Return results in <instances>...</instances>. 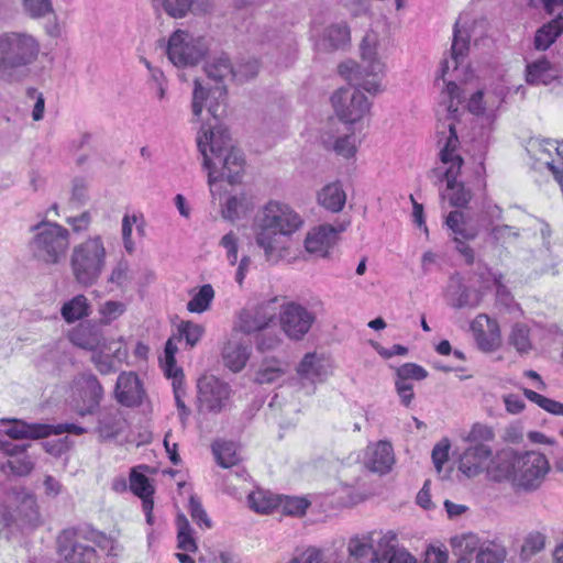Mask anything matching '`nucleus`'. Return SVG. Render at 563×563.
Here are the masks:
<instances>
[{
	"label": "nucleus",
	"instance_id": "obj_55",
	"mask_svg": "<svg viewBox=\"0 0 563 563\" xmlns=\"http://www.w3.org/2000/svg\"><path fill=\"white\" fill-rule=\"evenodd\" d=\"M495 440L494 429L487 424L476 422L471 427L468 433L463 438V441L468 445L484 443L487 444Z\"/></svg>",
	"mask_w": 563,
	"mask_h": 563
},
{
	"label": "nucleus",
	"instance_id": "obj_22",
	"mask_svg": "<svg viewBox=\"0 0 563 563\" xmlns=\"http://www.w3.org/2000/svg\"><path fill=\"white\" fill-rule=\"evenodd\" d=\"M145 390L134 372H122L117 379L114 397L125 407H135L142 404Z\"/></svg>",
	"mask_w": 563,
	"mask_h": 563
},
{
	"label": "nucleus",
	"instance_id": "obj_44",
	"mask_svg": "<svg viewBox=\"0 0 563 563\" xmlns=\"http://www.w3.org/2000/svg\"><path fill=\"white\" fill-rule=\"evenodd\" d=\"M176 526L177 548L185 552L195 553L198 550V545L194 537V529L191 528L188 519L184 515H178L176 518Z\"/></svg>",
	"mask_w": 563,
	"mask_h": 563
},
{
	"label": "nucleus",
	"instance_id": "obj_23",
	"mask_svg": "<svg viewBox=\"0 0 563 563\" xmlns=\"http://www.w3.org/2000/svg\"><path fill=\"white\" fill-rule=\"evenodd\" d=\"M517 453L511 449L492 452V460L486 468V477L496 483L514 481Z\"/></svg>",
	"mask_w": 563,
	"mask_h": 563
},
{
	"label": "nucleus",
	"instance_id": "obj_38",
	"mask_svg": "<svg viewBox=\"0 0 563 563\" xmlns=\"http://www.w3.org/2000/svg\"><path fill=\"white\" fill-rule=\"evenodd\" d=\"M154 5H162L172 18L181 19L190 11L203 10L206 0H152Z\"/></svg>",
	"mask_w": 563,
	"mask_h": 563
},
{
	"label": "nucleus",
	"instance_id": "obj_5",
	"mask_svg": "<svg viewBox=\"0 0 563 563\" xmlns=\"http://www.w3.org/2000/svg\"><path fill=\"white\" fill-rule=\"evenodd\" d=\"M445 126H448L449 131H441L440 140H438L439 155L441 162L450 166L445 170L440 168L432 169L430 176L439 181L443 178L445 179L451 206L465 207L470 202L472 194L463 184L456 183L463 165V158L457 153L460 141L454 130V122L450 121Z\"/></svg>",
	"mask_w": 563,
	"mask_h": 563
},
{
	"label": "nucleus",
	"instance_id": "obj_13",
	"mask_svg": "<svg viewBox=\"0 0 563 563\" xmlns=\"http://www.w3.org/2000/svg\"><path fill=\"white\" fill-rule=\"evenodd\" d=\"M77 399L75 411L78 416L95 415L103 398V387L92 373H81L74 379Z\"/></svg>",
	"mask_w": 563,
	"mask_h": 563
},
{
	"label": "nucleus",
	"instance_id": "obj_39",
	"mask_svg": "<svg viewBox=\"0 0 563 563\" xmlns=\"http://www.w3.org/2000/svg\"><path fill=\"white\" fill-rule=\"evenodd\" d=\"M60 314L67 323H73L90 314V303L85 295H76L66 301Z\"/></svg>",
	"mask_w": 563,
	"mask_h": 563
},
{
	"label": "nucleus",
	"instance_id": "obj_20",
	"mask_svg": "<svg viewBox=\"0 0 563 563\" xmlns=\"http://www.w3.org/2000/svg\"><path fill=\"white\" fill-rule=\"evenodd\" d=\"M493 449L488 444L477 443L467 445L459 460V471L467 478H474L486 472L492 460Z\"/></svg>",
	"mask_w": 563,
	"mask_h": 563
},
{
	"label": "nucleus",
	"instance_id": "obj_17",
	"mask_svg": "<svg viewBox=\"0 0 563 563\" xmlns=\"http://www.w3.org/2000/svg\"><path fill=\"white\" fill-rule=\"evenodd\" d=\"M321 143L325 150L333 151L345 158H351L356 153L354 128L349 124L332 122L322 133Z\"/></svg>",
	"mask_w": 563,
	"mask_h": 563
},
{
	"label": "nucleus",
	"instance_id": "obj_30",
	"mask_svg": "<svg viewBox=\"0 0 563 563\" xmlns=\"http://www.w3.org/2000/svg\"><path fill=\"white\" fill-rule=\"evenodd\" d=\"M558 78V69L544 57L526 65V81L529 85L547 86Z\"/></svg>",
	"mask_w": 563,
	"mask_h": 563
},
{
	"label": "nucleus",
	"instance_id": "obj_31",
	"mask_svg": "<svg viewBox=\"0 0 563 563\" xmlns=\"http://www.w3.org/2000/svg\"><path fill=\"white\" fill-rule=\"evenodd\" d=\"M445 224L453 234V241L474 240L478 235L477 227L462 211H451L446 216Z\"/></svg>",
	"mask_w": 563,
	"mask_h": 563
},
{
	"label": "nucleus",
	"instance_id": "obj_54",
	"mask_svg": "<svg viewBox=\"0 0 563 563\" xmlns=\"http://www.w3.org/2000/svg\"><path fill=\"white\" fill-rule=\"evenodd\" d=\"M177 351L178 347L175 343V338H169L165 343L164 355L161 358L165 375L167 377L177 376L183 372L181 368L176 365L175 355Z\"/></svg>",
	"mask_w": 563,
	"mask_h": 563
},
{
	"label": "nucleus",
	"instance_id": "obj_14",
	"mask_svg": "<svg viewBox=\"0 0 563 563\" xmlns=\"http://www.w3.org/2000/svg\"><path fill=\"white\" fill-rule=\"evenodd\" d=\"M197 387L200 410L218 413L228 406L231 396L229 384L214 376H203Z\"/></svg>",
	"mask_w": 563,
	"mask_h": 563
},
{
	"label": "nucleus",
	"instance_id": "obj_63",
	"mask_svg": "<svg viewBox=\"0 0 563 563\" xmlns=\"http://www.w3.org/2000/svg\"><path fill=\"white\" fill-rule=\"evenodd\" d=\"M189 512L192 520L199 526L203 528H211V520L208 517L206 510L203 509L200 500L196 496H191L189 499Z\"/></svg>",
	"mask_w": 563,
	"mask_h": 563
},
{
	"label": "nucleus",
	"instance_id": "obj_16",
	"mask_svg": "<svg viewBox=\"0 0 563 563\" xmlns=\"http://www.w3.org/2000/svg\"><path fill=\"white\" fill-rule=\"evenodd\" d=\"M347 224L345 222L336 225L321 224L311 229L305 239L306 251L317 257H328L330 250L338 242L339 234L346 230Z\"/></svg>",
	"mask_w": 563,
	"mask_h": 563
},
{
	"label": "nucleus",
	"instance_id": "obj_45",
	"mask_svg": "<svg viewBox=\"0 0 563 563\" xmlns=\"http://www.w3.org/2000/svg\"><path fill=\"white\" fill-rule=\"evenodd\" d=\"M22 12L31 20L51 18L55 14L53 0H20Z\"/></svg>",
	"mask_w": 563,
	"mask_h": 563
},
{
	"label": "nucleus",
	"instance_id": "obj_37",
	"mask_svg": "<svg viewBox=\"0 0 563 563\" xmlns=\"http://www.w3.org/2000/svg\"><path fill=\"white\" fill-rule=\"evenodd\" d=\"M124 420L118 411H107L100 415L96 432L101 440L118 437L124 429Z\"/></svg>",
	"mask_w": 563,
	"mask_h": 563
},
{
	"label": "nucleus",
	"instance_id": "obj_3",
	"mask_svg": "<svg viewBox=\"0 0 563 563\" xmlns=\"http://www.w3.org/2000/svg\"><path fill=\"white\" fill-rule=\"evenodd\" d=\"M41 51L40 41L26 31L0 34V79L19 82L27 77Z\"/></svg>",
	"mask_w": 563,
	"mask_h": 563
},
{
	"label": "nucleus",
	"instance_id": "obj_33",
	"mask_svg": "<svg viewBox=\"0 0 563 563\" xmlns=\"http://www.w3.org/2000/svg\"><path fill=\"white\" fill-rule=\"evenodd\" d=\"M69 339L76 346L89 351H95L103 344L99 329L91 324H79L70 332Z\"/></svg>",
	"mask_w": 563,
	"mask_h": 563
},
{
	"label": "nucleus",
	"instance_id": "obj_53",
	"mask_svg": "<svg viewBox=\"0 0 563 563\" xmlns=\"http://www.w3.org/2000/svg\"><path fill=\"white\" fill-rule=\"evenodd\" d=\"M250 507L261 514H267L277 506L276 499L267 492L257 489L249 494Z\"/></svg>",
	"mask_w": 563,
	"mask_h": 563
},
{
	"label": "nucleus",
	"instance_id": "obj_50",
	"mask_svg": "<svg viewBox=\"0 0 563 563\" xmlns=\"http://www.w3.org/2000/svg\"><path fill=\"white\" fill-rule=\"evenodd\" d=\"M214 298V289L210 284L202 285L187 303V309L194 313H202L210 309Z\"/></svg>",
	"mask_w": 563,
	"mask_h": 563
},
{
	"label": "nucleus",
	"instance_id": "obj_43",
	"mask_svg": "<svg viewBox=\"0 0 563 563\" xmlns=\"http://www.w3.org/2000/svg\"><path fill=\"white\" fill-rule=\"evenodd\" d=\"M33 467L34 463L26 451L11 459H0V468L5 474L25 476L31 473Z\"/></svg>",
	"mask_w": 563,
	"mask_h": 563
},
{
	"label": "nucleus",
	"instance_id": "obj_4",
	"mask_svg": "<svg viewBox=\"0 0 563 563\" xmlns=\"http://www.w3.org/2000/svg\"><path fill=\"white\" fill-rule=\"evenodd\" d=\"M379 37L374 31L364 35L361 44V60L357 65L349 60L339 65V73L351 85L360 86L365 91L377 95L383 91L379 76L385 73V63L378 56Z\"/></svg>",
	"mask_w": 563,
	"mask_h": 563
},
{
	"label": "nucleus",
	"instance_id": "obj_6",
	"mask_svg": "<svg viewBox=\"0 0 563 563\" xmlns=\"http://www.w3.org/2000/svg\"><path fill=\"white\" fill-rule=\"evenodd\" d=\"M33 238L29 249L34 260L45 265H57L67 255L70 232L67 228L51 221H42L32 227Z\"/></svg>",
	"mask_w": 563,
	"mask_h": 563
},
{
	"label": "nucleus",
	"instance_id": "obj_15",
	"mask_svg": "<svg viewBox=\"0 0 563 563\" xmlns=\"http://www.w3.org/2000/svg\"><path fill=\"white\" fill-rule=\"evenodd\" d=\"M311 32L318 52L329 53L343 49L351 41V30L344 21L331 23L323 29H320L313 21Z\"/></svg>",
	"mask_w": 563,
	"mask_h": 563
},
{
	"label": "nucleus",
	"instance_id": "obj_57",
	"mask_svg": "<svg viewBox=\"0 0 563 563\" xmlns=\"http://www.w3.org/2000/svg\"><path fill=\"white\" fill-rule=\"evenodd\" d=\"M132 280V274L130 271V264L128 260L120 258L108 277V282L114 284L119 288L126 287Z\"/></svg>",
	"mask_w": 563,
	"mask_h": 563
},
{
	"label": "nucleus",
	"instance_id": "obj_29",
	"mask_svg": "<svg viewBox=\"0 0 563 563\" xmlns=\"http://www.w3.org/2000/svg\"><path fill=\"white\" fill-rule=\"evenodd\" d=\"M379 549L383 552L382 563H417L408 551L398 548L397 536L393 531L380 536Z\"/></svg>",
	"mask_w": 563,
	"mask_h": 563
},
{
	"label": "nucleus",
	"instance_id": "obj_28",
	"mask_svg": "<svg viewBox=\"0 0 563 563\" xmlns=\"http://www.w3.org/2000/svg\"><path fill=\"white\" fill-rule=\"evenodd\" d=\"M470 48V35L465 31L459 30V23H455L453 32V42L451 46V59H444L441 63L442 77L448 70L453 67L457 70L459 66L463 63Z\"/></svg>",
	"mask_w": 563,
	"mask_h": 563
},
{
	"label": "nucleus",
	"instance_id": "obj_9",
	"mask_svg": "<svg viewBox=\"0 0 563 563\" xmlns=\"http://www.w3.org/2000/svg\"><path fill=\"white\" fill-rule=\"evenodd\" d=\"M549 470V461L542 453L530 451L517 454L512 485L525 492L536 490Z\"/></svg>",
	"mask_w": 563,
	"mask_h": 563
},
{
	"label": "nucleus",
	"instance_id": "obj_51",
	"mask_svg": "<svg viewBox=\"0 0 563 563\" xmlns=\"http://www.w3.org/2000/svg\"><path fill=\"white\" fill-rule=\"evenodd\" d=\"M178 341L185 340L186 346L192 349L205 333V327L192 321H181L178 327Z\"/></svg>",
	"mask_w": 563,
	"mask_h": 563
},
{
	"label": "nucleus",
	"instance_id": "obj_58",
	"mask_svg": "<svg viewBox=\"0 0 563 563\" xmlns=\"http://www.w3.org/2000/svg\"><path fill=\"white\" fill-rule=\"evenodd\" d=\"M519 229L516 227L501 224L494 225L489 231V238L496 245H505L519 238Z\"/></svg>",
	"mask_w": 563,
	"mask_h": 563
},
{
	"label": "nucleus",
	"instance_id": "obj_60",
	"mask_svg": "<svg viewBox=\"0 0 563 563\" xmlns=\"http://www.w3.org/2000/svg\"><path fill=\"white\" fill-rule=\"evenodd\" d=\"M239 243L240 240L233 231L224 234L219 242V245L224 249L225 258L231 266L238 263Z\"/></svg>",
	"mask_w": 563,
	"mask_h": 563
},
{
	"label": "nucleus",
	"instance_id": "obj_21",
	"mask_svg": "<svg viewBox=\"0 0 563 563\" xmlns=\"http://www.w3.org/2000/svg\"><path fill=\"white\" fill-rule=\"evenodd\" d=\"M383 533L371 531L361 536L350 538L347 542V561L355 563L371 560L373 556L382 558L383 552L379 549V538Z\"/></svg>",
	"mask_w": 563,
	"mask_h": 563
},
{
	"label": "nucleus",
	"instance_id": "obj_8",
	"mask_svg": "<svg viewBox=\"0 0 563 563\" xmlns=\"http://www.w3.org/2000/svg\"><path fill=\"white\" fill-rule=\"evenodd\" d=\"M165 51L174 66L178 68L194 67L207 56L209 43L202 35L178 29L169 35Z\"/></svg>",
	"mask_w": 563,
	"mask_h": 563
},
{
	"label": "nucleus",
	"instance_id": "obj_34",
	"mask_svg": "<svg viewBox=\"0 0 563 563\" xmlns=\"http://www.w3.org/2000/svg\"><path fill=\"white\" fill-rule=\"evenodd\" d=\"M222 357L225 366L238 373L245 367L250 358V349L242 343L229 341L223 347Z\"/></svg>",
	"mask_w": 563,
	"mask_h": 563
},
{
	"label": "nucleus",
	"instance_id": "obj_25",
	"mask_svg": "<svg viewBox=\"0 0 563 563\" xmlns=\"http://www.w3.org/2000/svg\"><path fill=\"white\" fill-rule=\"evenodd\" d=\"M395 462L394 450L389 442L378 441L367 446L365 466L375 473L385 474Z\"/></svg>",
	"mask_w": 563,
	"mask_h": 563
},
{
	"label": "nucleus",
	"instance_id": "obj_26",
	"mask_svg": "<svg viewBox=\"0 0 563 563\" xmlns=\"http://www.w3.org/2000/svg\"><path fill=\"white\" fill-rule=\"evenodd\" d=\"M302 380L321 383L331 374L330 362L317 353H307L297 367Z\"/></svg>",
	"mask_w": 563,
	"mask_h": 563
},
{
	"label": "nucleus",
	"instance_id": "obj_40",
	"mask_svg": "<svg viewBox=\"0 0 563 563\" xmlns=\"http://www.w3.org/2000/svg\"><path fill=\"white\" fill-rule=\"evenodd\" d=\"M483 543L484 540L472 532L455 536L450 540V544L455 554L465 559H468L474 553L477 554V552L481 551Z\"/></svg>",
	"mask_w": 563,
	"mask_h": 563
},
{
	"label": "nucleus",
	"instance_id": "obj_49",
	"mask_svg": "<svg viewBox=\"0 0 563 563\" xmlns=\"http://www.w3.org/2000/svg\"><path fill=\"white\" fill-rule=\"evenodd\" d=\"M252 208V201L250 198L241 194L239 196H232L228 199L224 208L222 209V216L228 220H236L241 216L245 214Z\"/></svg>",
	"mask_w": 563,
	"mask_h": 563
},
{
	"label": "nucleus",
	"instance_id": "obj_46",
	"mask_svg": "<svg viewBox=\"0 0 563 563\" xmlns=\"http://www.w3.org/2000/svg\"><path fill=\"white\" fill-rule=\"evenodd\" d=\"M479 278L483 283L482 288L484 290L489 289L490 287L494 286L496 288L497 300L504 303L505 306L510 305L512 298L506 286L501 283V274H496L490 269L485 268L484 272L479 273Z\"/></svg>",
	"mask_w": 563,
	"mask_h": 563
},
{
	"label": "nucleus",
	"instance_id": "obj_1",
	"mask_svg": "<svg viewBox=\"0 0 563 563\" xmlns=\"http://www.w3.org/2000/svg\"><path fill=\"white\" fill-rule=\"evenodd\" d=\"M208 82L199 79L194 81L191 109L195 120H200L203 108L216 121L201 126L197 137L198 150L203 156V167L208 170V184L214 195V186L219 178H225L231 185L240 183L244 170V157L240 150L232 145L225 129L218 126L224 107L227 88L225 80H234L245 76L241 68H234L224 54L213 57L205 65Z\"/></svg>",
	"mask_w": 563,
	"mask_h": 563
},
{
	"label": "nucleus",
	"instance_id": "obj_18",
	"mask_svg": "<svg viewBox=\"0 0 563 563\" xmlns=\"http://www.w3.org/2000/svg\"><path fill=\"white\" fill-rule=\"evenodd\" d=\"M471 330L481 351L489 353L500 347L501 334L499 324L495 319L481 313L472 321Z\"/></svg>",
	"mask_w": 563,
	"mask_h": 563
},
{
	"label": "nucleus",
	"instance_id": "obj_52",
	"mask_svg": "<svg viewBox=\"0 0 563 563\" xmlns=\"http://www.w3.org/2000/svg\"><path fill=\"white\" fill-rule=\"evenodd\" d=\"M508 342L518 353H528L532 349L529 328L523 323H516L510 331Z\"/></svg>",
	"mask_w": 563,
	"mask_h": 563
},
{
	"label": "nucleus",
	"instance_id": "obj_42",
	"mask_svg": "<svg viewBox=\"0 0 563 563\" xmlns=\"http://www.w3.org/2000/svg\"><path fill=\"white\" fill-rule=\"evenodd\" d=\"M441 74L437 79H442L443 82L446 85L445 91L448 96L450 97L451 101L450 104L445 108L446 114L444 120L440 119L438 124V136L440 137L441 131H449L448 126H445L450 121L454 122V130L456 131V113H457V107L453 104L455 99L460 98V88L459 86L450 80L446 81L445 76L442 77V70L440 69Z\"/></svg>",
	"mask_w": 563,
	"mask_h": 563
},
{
	"label": "nucleus",
	"instance_id": "obj_62",
	"mask_svg": "<svg viewBox=\"0 0 563 563\" xmlns=\"http://www.w3.org/2000/svg\"><path fill=\"white\" fill-rule=\"evenodd\" d=\"M397 379L409 382V379L422 380L428 376V372L415 363H406L397 368Z\"/></svg>",
	"mask_w": 563,
	"mask_h": 563
},
{
	"label": "nucleus",
	"instance_id": "obj_61",
	"mask_svg": "<svg viewBox=\"0 0 563 563\" xmlns=\"http://www.w3.org/2000/svg\"><path fill=\"white\" fill-rule=\"evenodd\" d=\"M126 310V306L121 301L108 300L99 308L101 320L103 323H110L122 316Z\"/></svg>",
	"mask_w": 563,
	"mask_h": 563
},
{
	"label": "nucleus",
	"instance_id": "obj_59",
	"mask_svg": "<svg viewBox=\"0 0 563 563\" xmlns=\"http://www.w3.org/2000/svg\"><path fill=\"white\" fill-rule=\"evenodd\" d=\"M130 489L140 498L152 497L154 494V488L150 484L148 478L135 471H132L130 474Z\"/></svg>",
	"mask_w": 563,
	"mask_h": 563
},
{
	"label": "nucleus",
	"instance_id": "obj_10",
	"mask_svg": "<svg viewBox=\"0 0 563 563\" xmlns=\"http://www.w3.org/2000/svg\"><path fill=\"white\" fill-rule=\"evenodd\" d=\"M331 101L339 118L336 123L351 126L362 120L372 106L364 92L355 87L340 88L332 95Z\"/></svg>",
	"mask_w": 563,
	"mask_h": 563
},
{
	"label": "nucleus",
	"instance_id": "obj_32",
	"mask_svg": "<svg viewBox=\"0 0 563 563\" xmlns=\"http://www.w3.org/2000/svg\"><path fill=\"white\" fill-rule=\"evenodd\" d=\"M318 202L324 209L331 212H340L346 201V194L343 190L342 184L340 181H333L325 185L318 192Z\"/></svg>",
	"mask_w": 563,
	"mask_h": 563
},
{
	"label": "nucleus",
	"instance_id": "obj_41",
	"mask_svg": "<svg viewBox=\"0 0 563 563\" xmlns=\"http://www.w3.org/2000/svg\"><path fill=\"white\" fill-rule=\"evenodd\" d=\"M212 453L217 463L223 468L238 466L240 462L236 445L232 441H214L212 443Z\"/></svg>",
	"mask_w": 563,
	"mask_h": 563
},
{
	"label": "nucleus",
	"instance_id": "obj_19",
	"mask_svg": "<svg viewBox=\"0 0 563 563\" xmlns=\"http://www.w3.org/2000/svg\"><path fill=\"white\" fill-rule=\"evenodd\" d=\"M128 349L122 339L103 343L99 351H93L90 361L101 375L117 372L118 364L123 363L128 357Z\"/></svg>",
	"mask_w": 563,
	"mask_h": 563
},
{
	"label": "nucleus",
	"instance_id": "obj_36",
	"mask_svg": "<svg viewBox=\"0 0 563 563\" xmlns=\"http://www.w3.org/2000/svg\"><path fill=\"white\" fill-rule=\"evenodd\" d=\"M286 373L284 363L275 357L264 358L254 373V383L258 385L273 384Z\"/></svg>",
	"mask_w": 563,
	"mask_h": 563
},
{
	"label": "nucleus",
	"instance_id": "obj_12",
	"mask_svg": "<svg viewBox=\"0 0 563 563\" xmlns=\"http://www.w3.org/2000/svg\"><path fill=\"white\" fill-rule=\"evenodd\" d=\"M277 301L278 299L275 297L242 309L238 314L234 330L244 334H252L266 329L276 319Z\"/></svg>",
	"mask_w": 563,
	"mask_h": 563
},
{
	"label": "nucleus",
	"instance_id": "obj_24",
	"mask_svg": "<svg viewBox=\"0 0 563 563\" xmlns=\"http://www.w3.org/2000/svg\"><path fill=\"white\" fill-rule=\"evenodd\" d=\"M58 553L66 563H97L96 550L73 540L66 531L58 537Z\"/></svg>",
	"mask_w": 563,
	"mask_h": 563
},
{
	"label": "nucleus",
	"instance_id": "obj_7",
	"mask_svg": "<svg viewBox=\"0 0 563 563\" xmlns=\"http://www.w3.org/2000/svg\"><path fill=\"white\" fill-rule=\"evenodd\" d=\"M107 260V250L100 235L89 236L74 246L70 254V267L75 280L88 287L97 283Z\"/></svg>",
	"mask_w": 563,
	"mask_h": 563
},
{
	"label": "nucleus",
	"instance_id": "obj_64",
	"mask_svg": "<svg viewBox=\"0 0 563 563\" xmlns=\"http://www.w3.org/2000/svg\"><path fill=\"white\" fill-rule=\"evenodd\" d=\"M545 544V537L540 532H532L528 534L523 541L521 552L525 555H533L543 550Z\"/></svg>",
	"mask_w": 563,
	"mask_h": 563
},
{
	"label": "nucleus",
	"instance_id": "obj_2",
	"mask_svg": "<svg viewBox=\"0 0 563 563\" xmlns=\"http://www.w3.org/2000/svg\"><path fill=\"white\" fill-rule=\"evenodd\" d=\"M302 224L301 217L286 203L271 200L258 211L254 222L255 242L266 262L277 264L288 254L280 236H290Z\"/></svg>",
	"mask_w": 563,
	"mask_h": 563
},
{
	"label": "nucleus",
	"instance_id": "obj_47",
	"mask_svg": "<svg viewBox=\"0 0 563 563\" xmlns=\"http://www.w3.org/2000/svg\"><path fill=\"white\" fill-rule=\"evenodd\" d=\"M506 556L507 551L504 545L486 539L476 554L475 563H504Z\"/></svg>",
	"mask_w": 563,
	"mask_h": 563
},
{
	"label": "nucleus",
	"instance_id": "obj_11",
	"mask_svg": "<svg viewBox=\"0 0 563 563\" xmlns=\"http://www.w3.org/2000/svg\"><path fill=\"white\" fill-rule=\"evenodd\" d=\"M279 320L285 334L291 340L299 341L310 331L317 316L307 307L288 301L280 306Z\"/></svg>",
	"mask_w": 563,
	"mask_h": 563
},
{
	"label": "nucleus",
	"instance_id": "obj_27",
	"mask_svg": "<svg viewBox=\"0 0 563 563\" xmlns=\"http://www.w3.org/2000/svg\"><path fill=\"white\" fill-rule=\"evenodd\" d=\"M2 422H9L10 426L1 435L11 440L42 439L49 435V427L46 423H27L16 419H3Z\"/></svg>",
	"mask_w": 563,
	"mask_h": 563
},
{
	"label": "nucleus",
	"instance_id": "obj_56",
	"mask_svg": "<svg viewBox=\"0 0 563 563\" xmlns=\"http://www.w3.org/2000/svg\"><path fill=\"white\" fill-rule=\"evenodd\" d=\"M523 395L532 402L538 405L543 410L556 415L563 416V404L553 399H550L534 390L523 388Z\"/></svg>",
	"mask_w": 563,
	"mask_h": 563
},
{
	"label": "nucleus",
	"instance_id": "obj_35",
	"mask_svg": "<svg viewBox=\"0 0 563 563\" xmlns=\"http://www.w3.org/2000/svg\"><path fill=\"white\" fill-rule=\"evenodd\" d=\"M563 33V16L558 15L550 22L537 30L534 35V47L538 51L548 49Z\"/></svg>",
	"mask_w": 563,
	"mask_h": 563
},
{
	"label": "nucleus",
	"instance_id": "obj_48",
	"mask_svg": "<svg viewBox=\"0 0 563 563\" xmlns=\"http://www.w3.org/2000/svg\"><path fill=\"white\" fill-rule=\"evenodd\" d=\"M505 91L504 89H499L496 92H494V100L490 101V96L486 97L485 104H488L485 107L483 104L484 93L483 91L478 90L475 93L472 95L470 101H468V110L470 112L474 114H483L486 110H493L494 107H498L501 104V102L505 99Z\"/></svg>",
	"mask_w": 563,
	"mask_h": 563
}]
</instances>
